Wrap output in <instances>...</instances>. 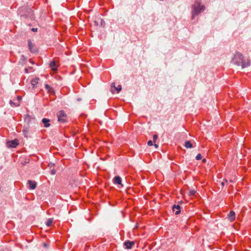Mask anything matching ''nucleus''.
Segmentation results:
<instances>
[{
	"mask_svg": "<svg viewBox=\"0 0 251 251\" xmlns=\"http://www.w3.org/2000/svg\"><path fill=\"white\" fill-rule=\"evenodd\" d=\"M231 63L237 66H241L242 68H245L250 66L251 63L249 60H244L243 55L239 52H236L232 58Z\"/></svg>",
	"mask_w": 251,
	"mask_h": 251,
	"instance_id": "nucleus-1",
	"label": "nucleus"
},
{
	"mask_svg": "<svg viewBox=\"0 0 251 251\" xmlns=\"http://www.w3.org/2000/svg\"><path fill=\"white\" fill-rule=\"evenodd\" d=\"M18 14L21 17L25 18H33V12L32 10L27 6L20 7L18 9Z\"/></svg>",
	"mask_w": 251,
	"mask_h": 251,
	"instance_id": "nucleus-2",
	"label": "nucleus"
},
{
	"mask_svg": "<svg viewBox=\"0 0 251 251\" xmlns=\"http://www.w3.org/2000/svg\"><path fill=\"white\" fill-rule=\"evenodd\" d=\"M204 9V6L201 5V2L199 0H196L193 5L192 18L198 15Z\"/></svg>",
	"mask_w": 251,
	"mask_h": 251,
	"instance_id": "nucleus-3",
	"label": "nucleus"
},
{
	"mask_svg": "<svg viewBox=\"0 0 251 251\" xmlns=\"http://www.w3.org/2000/svg\"><path fill=\"white\" fill-rule=\"evenodd\" d=\"M58 120L59 122L63 123L65 121V118L66 117V114L63 111H60L58 112Z\"/></svg>",
	"mask_w": 251,
	"mask_h": 251,
	"instance_id": "nucleus-4",
	"label": "nucleus"
},
{
	"mask_svg": "<svg viewBox=\"0 0 251 251\" xmlns=\"http://www.w3.org/2000/svg\"><path fill=\"white\" fill-rule=\"evenodd\" d=\"M19 144L18 140L15 139L7 142V146L8 148H16Z\"/></svg>",
	"mask_w": 251,
	"mask_h": 251,
	"instance_id": "nucleus-5",
	"label": "nucleus"
},
{
	"mask_svg": "<svg viewBox=\"0 0 251 251\" xmlns=\"http://www.w3.org/2000/svg\"><path fill=\"white\" fill-rule=\"evenodd\" d=\"M28 46L29 50L31 52L35 53L37 51V49L35 47V45L31 42L30 40H28Z\"/></svg>",
	"mask_w": 251,
	"mask_h": 251,
	"instance_id": "nucleus-6",
	"label": "nucleus"
},
{
	"mask_svg": "<svg viewBox=\"0 0 251 251\" xmlns=\"http://www.w3.org/2000/svg\"><path fill=\"white\" fill-rule=\"evenodd\" d=\"M135 242L134 241H126L124 243V245L126 249H131L133 245H134Z\"/></svg>",
	"mask_w": 251,
	"mask_h": 251,
	"instance_id": "nucleus-7",
	"label": "nucleus"
},
{
	"mask_svg": "<svg viewBox=\"0 0 251 251\" xmlns=\"http://www.w3.org/2000/svg\"><path fill=\"white\" fill-rule=\"evenodd\" d=\"M111 92L112 93H114L115 90H116L117 93H119L122 89V86L120 85H119L117 87H115V83H112L111 84Z\"/></svg>",
	"mask_w": 251,
	"mask_h": 251,
	"instance_id": "nucleus-8",
	"label": "nucleus"
},
{
	"mask_svg": "<svg viewBox=\"0 0 251 251\" xmlns=\"http://www.w3.org/2000/svg\"><path fill=\"white\" fill-rule=\"evenodd\" d=\"M227 218L230 222H233L235 219V213L233 211H230L227 215Z\"/></svg>",
	"mask_w": 251,
	"mask_h": 251,
	"instance_id": "nucleus-9",
	"label": "nucleus"
},
{
	"mask_svg": "<svg viewBox=\"0 0 251 251\" xmlns=\"http://www.w3.org/2000/svg\"><path fill=\"white\" fill-rule=\"evenodd\" d=\"M113 182L115 184H119L121 185L122 187L123 186V185L122 184L121 178L119 176H116L114 177Z\"/></svg>",
	"mask_w": 251,
	"mask_h": 251,
	"instance_id": "nucleus-10",
	"label": "nucleus"
},
{
	"mask_svg": "<svg viewBox=\"0 0 251 251\" xmlns=\"http://www.w3.org/2000/svg\"><path fill=\"white\" fill-rule=\"evenodd\" d=\"M180 207L179 205H174L172 207V210L174 212L176 215H177L180 212Z\"/></svg>",
	"mask_w": 251,
	"mask_h": 251,
	"instance_id": "nucleus-11",
	"label": "nucleus"
},
{
	"mask_svg": "<svg viewBox=\"0 0 251 251\" xmlns=\"http://www.w3.org/2000/svg\"><path fill=\"white\" fill-rule=\"evenodd\" d=\"M50 66L51 70L53 71H56L57 70L58 65L54 61H51L50 64Z\"/></svg>",
	"mask_w": 251,
	"mask_h": 251,
	"instance_id": "nucleus-12",
	"label": "nucleus"
},
{
	"mask_svg": "<svg viewBox=\"0 0 251 251\" xmlns=\"http://www.w3.org/2000/svg\"><path fill=\"white\" fill-rule=\"evenodd\" d=\"M42 122L43 123L44 126L45 127H48L50 126V120L49 119L47 118H43L42 120Z\"/></svg>",
	"mask_w": 251,
	"mask_h": 251,
	"instance_id": "nucleus-13",
	"label": "nucleus"
},
{
	"mask_svg": "<svg viewBox=\"0 0 251 251\" xmlns=\"http://www.w3.org/2000/svg\"><path fill=\"white\" fill-rule=\"evenodd\" d=\"M28 184L29 185V188L30 189H34L36 187V182L31 180L28 181Z\"/></svg>",
	"mask_w": 251,
	"mask_h": 251,
	"instance_id": "nucleus-14",
	"label": "nucleus"
},
{
	"mask_svg": "<svg viewBox=\"0 0 251 251\" xmlns=\"http://www.w3.org/2000/svg\"><path fill=\"white\" fill-rule=\"evenodd\" d=\"M39 78L35 77L31 80V84L33 88L35 87L36 85L38 83Z\"/></svg>",
	"mask_w": 251,
	"mask_h": 251,
	"instance_id": "nucleus-15",
	"label": "nucleus"
},
{
	"mask_svg": "<svg viewBox=\"0 0 251 251\" xmlns=\"http://www.w3.org/2000/svg\"><path fill=\"white\" fill-rule=\"evenodd\" d=\"M34 118L31 117L29 115H26L25 118V122L27 123V124H29L32 120H34Z\"/></svg>",
	"mask_w": 251,
	"mask_h": 251,
	"instance_id": "nucleus-16",
	"label": "nucleus"
},
{
	"mask_svg": "<svg viewBox=\"0 0 251 251\" xmlns=\"http://www.w3.org/2000/svg\"><path fill=\"white\" fill-rule=\"evenodd\" d=\"M184 146L186 148H192L193 147L192 144L189 141H187L185 142Z\"/></svg>",
	"mask_w": 251,
	"mask_h": 251,
	"instance_id": "nucleus-17",
	"label": "nucleus"
},
{
	"mask_svg": "<svg viewBox=\"0 0 251 251\" xmlns=\"http://www.w3.org/2000/svg\"><path fill=\"white\" fill-rule=\"evenodd\" d=\"M45 88L48 90V92L50 93H52L53 92V90L52 87H51L49 85L46 84Z\"/></svg>",
	"mask_w": 251,
	"mask_h": 251,
	"instance_id": "nucleus-18",
	"label": "nucleus"
},
{
	"mask_svg": "<svg viewBox=\"0 0 251 251\" xmlns=\"http://www.w3.org/2000/svg\"><path fill=\"white\" fill-rule=\"evenodd\" d=\"M52 223H53V219L49 218L47 220V221L46 223V225L48 226H51Z\"/></svg>",
	"mask_w": 251,
	"mask_h": 251,
	"instance_id": "nucleus-19",
	"label": "nucleus"
},
{
	"mask_svg": "<svg viewBox=\"0 0 251 251\" xmlns=\"http://www.w3.org/2000/svg\"><path fill=\"white\" fill-rule=\"evenodd\" d=\"M9 102L12 106H19L20 105V103L18 101L16 102H14L12 100H10Z\"/></svg>",
	"mask_w": 251,
	"mask_h": 251,
	"instance_id": "nucleus-20",
	"label": "nucleus"
},
{
	"mask_svg": "<svg viewBox=\"0 0 251 251\" xmlns=\"http://www.w3.org/2000/svg\"><path fill=\"white\" fill-rule=\"evenodd\" d=\"M28 132V128L27 127L24 128L23 129L24 135L26 137H27Z\"/></svg>",
	"mask_w": 251,
	"mask_h": 251,
	"instance_id": "nucleus-21",
	"label": "nucleus"
},
{
	"mask_svg": "<svg viewBox=\"0 0 251 251\" xmlns=\"http://www.w3.org/2000/svg\"><path fill=\"white\" fill-rule=\"evenodd\" d=\"M196 193V191L194 190H192L189 191V195L190 196H194Z\"/></svg>",
	"mask_w": 251,
	"mask_h": 251,
	"instance_id": "nucleus-22",
	"label": "nucleus"
},
{
	"mask_svg": "<svg viewBox=\"0 0 251 251\" xmlns=\"http://www.w3.org/2000/svg\"><path fill=\"white\" fill-rule=\"evenodd\" d=\"M196 159L198 160L201 159V154L200 153L198 154L196 157Z\"/></svg>",
	"mask_w": 251,
	"mask_h": 251,
	"instance_id": "nucleus-23",
	"label": "nucleus"
},
{
	"mask_svg": "<svg viewBox=\"0 0 251 251\" xmlns=\"http://www.w3.org/2000/svg\"><path fill=\"white\" fill-rule=\"evenodd\" d=\"M56 173V171L54 170V169H52L51 171H50V174L52 175H55Z\"/></svg>",
	"mask_w": 251,
	"mask_h": 251,
	"instance_id": "nucleus-24",
	"label": "nucleus"
},
{
	"mask_svg": "<svg viewBox=\"0 0 251 251\" xmlns=\"http://www.w3.org/2000/svg\"><path fill=\"white\" fill-rule=\"evenodd\" d=\"M147 144H148V145L149 146H152L153 145L152 142L151 140L148 141Z\"/></svg>",
	"mask_w": 251,
	"mask_h": 251,
	"instance_id": "nucleus-25",
	"label": "nucleus"
},
{
	"mask_svg": "<svg viewBox=\"0 0 251 251\" xmlns=\"http://www.w3.org/2000/svg\"><path fill=\"white\" fill-rule=\"evenodd\" d=\"M22 100V97L20 96H17V101L20 103V101Z\"/></svg>",
	"mask_w": 251,
	"mask_h": 251,
	"instance_id": "nucleus-26",
	"label": "nucleus"
},
{
	"mask_svg": "<svg viewBox=\"0 0 251 251\" xmlns=\"http://www.w3.org/2000/svg\"><path fill=\"white\" fill-rule=\"evenodd\" d=\"M157 138V135H156V134L154 135L153 136V142H155V141L156 140Z\"/></svg>",
	"mask_w": 251,
	"mask_h": 251,
	"instance_id": "nucleus-27",
	"label": "nucleus"
},
{
	"mask_svg": "<svg viewBox=\"0 0 251 251\" xmlns=\"http://www.w3.org/2000/svg\"><path fill=\"white\" fill-rule=\"evenodd\" d=\"M31 30L33 32H36L37 31V28H33L31 29Z\"/></svg>",
	"mask_w": 251,
	"mask_h": 251,
	"instance_id": "nucleus-28",
	"label": "nucleus"
},
{
	"mask_svg": "<svg viewBox=\"0 0 251 251\" xmlns=\"http://www.w3.org/2000/svg\"><path fill=\"white\" fill-rule=\"evenodd\" d=\"M54 166V164L53 163H49V166L51 168V167H52L53 166Z\"/></svg>",
	"mask_w": 251,
	"mask_h": 251,
	"instance_id": "nucleus-29",
	"label": "nucleus"
},
{
	"mask_svg": "<svg viewBox=\"0 0 251 251\" xmlns=\"http://www.w3.org/2000/svg\"><path fill=\"white\" fill-rule=\"evenodd\" d=\"M225 182H226V183L227 182V180L226 179L225 180V182H222L221 183L222 185L224 186L225 185Z\"/></svg>",
	"mask_w": 251,
	"mask_h": 251,
	"instance_id": "nucleus-30",
	"label": "nucleus"
},
{
	"mask_svg": "<svg viewBox=\"0 0 251 251\" xmlns=\"http://www.w3.org/2000/svg\"><path fill=\"white\" fill-rule=\"evenodd\" d=\"M25 72L26 73H28V69H25Z\"/></svg>",
	"mask_w": 251,
	"mask_h": 251,
	"instance_id": "nucleus-31",
	"label": "nucleus"
},
{
	"mask_svg": "<svg viewBox=\"0 0 251 251\" xmlns=\"http://www.w3.org/2000/svg\"><path fill=\"white\" fill-rule=\"evenodd\" d=\"M154 146L156 148H157L158 147V145H156V144H154Z\"/></svg>",
	"mask_w": 251,
	"mask_h": 251,
	"instance_id": "nucleus-32",
	"label": "nucleus"
},
{
	"mask_svg": "<svg viewBox=\"0 0 251 251\" xmlns=\"http://www.w3.org/2000/svg\"><path fill=\"white\" fill-rule=\"evenodd\" d=\"M43 245H44V247H47V244H46V243H44Z\"/></svg>",
	"mask_w": 251,
	"mask_h": 251,
	"instance_id": "nucleus-33",
	"label": "nucleus"
},
{
	"mask_svg": "<svg viewBox=\"0 0 251 251\" xmlns=\"http://www.w3.org/2000/svg\"><path fill=\"white\" fill-rule=\"evenodd\" d=\"M202 161H203V162H205L206 161V159H203Z\"/></svg>",
	"mask_w": 251,
	"mask_h": 251,
	"instance_id": "nucleus-34",
	"label": "nucleus"
}]
</instances>
